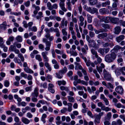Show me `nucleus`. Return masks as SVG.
Segmentation results:
<instances>
[{"label":"nucleus","mask_w":125,"mask_h":125,"mask_svg":"<svg viewBox=\"0 0 125 125\" xmlns=\"http://www.w3.org/2000/svg\"><path fill=\"white\" fill-rule=\"evenodd\" d=\"M4 84L5 87H8L10 85L9 82L8 80H6L4 82Z\"/></svg>","instance_id":"nucleus-48"},{"label":"nucleus","mask_w":125,"mask_h":125,"mask_svg":"<svg viewBox=\"0 0 125 125\" xmlns=\"http://www.w3.org/2000/svg\"><path fill=\"white\" fill-rule=\"evenodd\" d=\"M116 55L114 52L106 55L105 56V61L108 62H113L116 58Z\"/></svg>","instance_id":"nucleus-1"},{"label":"nucleus","mask_w":125,"mask_h":125,"mask_svg":"<svg viewBox=\"0 0 125 125\" xmlns=\"http://www.w3.org/2000/svg\"><path fill=\"white\" fill-rule=\"evenodd\" d=\"M89 1L91 5H94L97 3V0H89Z\"/></svg>","instance_id":"nucleus-38"},{"label":"nucleus","mask_w":125,"mask_h":125,"mask_svg":"<svg viewBox=\"0 0 125 125\" xmlns=\"http://www.w3.org/2000/svg\"><path fill=\"white\" fill-rule=\"evenodd\" d=\"M102 45L104 47H107L109 46L110 47H112L114 46V44L112 43H109L108 42L105 43H103Z\"/></svg>","instance_id":"nucleus-21"},{"label":"nucleus","mask_w":125,"mask_h":125,"mask_svg":"<svg viewBox=\"0 0 125 125\" xmlns=\"http://www.w3.org/2000/svg\"><path fill=\"white\" fill-rule=\"evenodd\" d=\"M41 87H43L44 88H46L47 87V84L46 83H41L40 84Z\"/></svg>","instance_id":"nucleus-49"},{"label":"nucleus","mask_w":125,"mask_h":125,"mask_svg":"<svg viewBox=\"0 0 125 125\" xmlns=\"http://www.w3.org/2000/svg\"><path fill=\"white\" fill-rule=\"evenodd\" d=\"M84 48L83 47L81 48V50L83 54L85 55L87 53V50H88V48L87 46L86 45H85L84 46Z\"/></svg>","instance_id":"nucleus-13"},{"label":"nucleus","mask_w":125,"mask_h":125,"mask_svg":"<svg viewBox=\"0 0 125 125\" xmlns=\"http://www.w3.org/2000/svg\"><path fill=\"white\" fill-rule=\"evenodd\" d=\"M111 17H105L104 22L107 23L110 21Z\"/></svg>","instance_id":"nucleus-43"},{"label":"nucleus","mask_w":125,"mask_h":125,"mask_svg":"<svg viewBox=\"0 0 125 125\" xmlns=\"http://www.w3.org/2000/svg\"><path fill=\"white\" fill-rule=\"evenodd\" d=\"M91 52L93 55H95V57L96 55H98L96 51H95L94 49H92L91 50Z\"/></svg>","instance_id":"nucleus-54"},{"label":"nucleus","mask_w":125,"mask_h":125,"mask_svg":"<svg viewBox=\"0 0 125 125\" xmlns=\"http://www.w3.org/2000/svg\"><path fill=\"white\" fill-rule=\"evenodd\" d=\"M118 3L114 2L113 3L112 6L114 8V10H117V3Z\"/></svg>","instance_id":"nucleus-55"},{"label":"nucleus","mask_w":125,"mask_h":125,"mask_svg":"<svg viewBox=\"0 0 125 125\" xmlns=\"http://www.w3.org/2000/svg\"><path fill=\"white\" fill-rule=\"evenodd\" d=\"M65 0H60V2L59 3V5L61 9L62 10H60L59 11V14L62 15L64 14V12L63 11L66 12L67 10L65 7Z\"/></svg>","instance_id":"nucleus-3"},{"label":"nucleus","mask_w":125,"mask_h":125,"mask_svg":"<svg viewBox=\"0 0 125 125\" xmlns=\"http://www.w3.org/2000/svg\"><path fill=\"white\" fill-rule=\"evenodd\" d=\"M111 116V114L110 113H109L107 115V116L105 117V119L109 120L110 119Z\"/></svg>","instance_id":"nucleus-50"},{"label":"nucleus","mask_w":125,"mask_h":125,"mask_svg":"<svg viewBox=\"0 0 125 125\" xmlns=\"http://www.w3.org/2000/svg\"><path fill=\"white\" fill-rule=\"evenodd\" d=\"M96 69L99 73L100 74L102 72V68L100 66L98 67V66H96Z\"/></svg>","instance_id":"nucleus-56"},{"label":"nucleus","mask_w":125,"mask_h":125,"mask_svg":"<svg viewBox=\"0 0 125 125\" xmlns=\"http://www.w3.org/2000/svg\"><path fill=\"white\" fill-rule=\"evenodd\" d=\"M105 16H101L100 15L98 16V18L100 19V21L101 22H104Z\"/></svg>","instance_id":"nucleus-41"},{"label":"nucleus","mask_w":125,"mask_h":125,"mask_svg":"<svg viewBox=\"0 0 125 125\" xmlns=\"http://www.w3.org/2000/svg\"><path fill=\"white\" fill-rule=\"evenodd\" d=\"M121 28L120 27L116 26L115 28V33L116 34H118L121 32Z\"/></svg>","instance_id":"nucleus-15"},{"label":"nucleus","mask_w":125,"mask_h":125,"mask_svg":"<svg viewBox=\"0 0 125 125\" xmlns=\"http://www.w3.org/2000/svg\"><path fill=\"white\" fill-rule=\"evenodd\" d=\"M66 29L65 28L62 29V33L63 35L64 36H67V33L66 31Z\"/></svg>","instance_id":"nucleus-46"},{"label":"nucleus","mask_w":125,"mask_h":125,"mask_svg":"<svg viewBox=\"0 0 125 125\" xmlns=\"http://www.w3.org/2000/svg\"><path fill=\"white\" fill-rule=\"evenodd\" d=\"M115 91L118 93L122 95L123 92V89L122 86H119L116 88Z\"/></svg>","instance_id":"nucleus-6"},{"label":"nucleus","mask_w":125,"mask_h":125,"mask_svg":"<svg viewBox=\"0 0 125 125\" xmlns=\"http://www.w3.org/2000/svg\"><path fill=\"white\" fill-rule=\"evenodd\" d=\"M115 106L118 108H121L123 109H125V106L122 104L120 103H118L116 104H114Z\"/></svg>","instance_id":"nucleus-25"},{"label":"nucleus","mask_w":125,"mask_h":125,"mask_svg":"<svg viewBox=\"0 0 125 125\" xmlns=\"http://www.w3.org/2000/svg\"><path fill=\"white\" fill-rule=\"evenodd\" d=\"M57 82L58 85L59 86L61 85L62 84L64 85L66 83V82L64 80L59 81H58Z\"/></svg>","instance_id":"nucleus-34"},{"label":"nucleus","mask_w":125,"mask_h":125,"mask_svg":"<svg viewBox=\"0 0 125 125\" xmlns=\"http://www.w3.org/2000/svg\"><path fill=\"white\" fill-rule=\"evenodd\" d=\"M102 27L106 29H109V26L108 24L103 23L102 24Z\"/></svg>","instance_id":"nucleus-58"},{"label":"nucleus","mask_w":125,"mask_h":125,"mask_svg":"<svg viewBox=\"0 0 125 125\" xmlns=\"http://www.w3.org/2000/svg\"><path fill=\"white\" fill-rule=\"evenodd\" d=\"M32 97L31 98V100L33 102H36L38 101V99L37 98L38 96H31Z\"/></svg>","instance_id":"nucleus-31"},{"label":"nucleus","mask_w":125,"mask_h":125,"mask_svg":"<svg viewBox=\"0 0 125 125\" xmlns=\"http://www.w3.org/2000/svg\"><path fill=\"white\" fill-rule=\"evenodd\" d=\"M14 61L16 63H17L20 64L21 66L22 65L21 60L17 57H15L13 59Z\"/></svg>","instance_id":"nucleus-20"},{"label":"nucleus","mask_w":125,"mask_h":125,"mask_svg":"<svg viewBox=\"0 0 125 125\" xmlns=\"http://www.w3.org/2000/svg\"><path fill=\"white\" fill-rule=\"evenodd\" d=\"M95 57L97 58V62L96 61L94 62L95 64L97 65L98 63H100L102 61V59L98 55H96Z\"/></svg>","instance_id":"nucleus-18"},{"label":"nucleus","mask_w":125,"mask_h":125,"mask_svg":"<svg viewBox=\"0 0 125 125\" xmlns=\"http://www.w3.org/2000/svg\"><path fill=\"white\" fill-rule=\"evenodd\" d=\"M107 36V33H104L99 34L97 37L99 39H104Z\"/></svg>","instance_id":"nucleus-14"},{"label":"nucleus","mask_w":125,"mask_h":125,"mask_svg":"<svg viewBox=\"0 0 125 125\" xmlns=\"http://www.w3.org/2000/svg\"><path fill=\"white\" fill-rule=\"evenodd\" d=\"M90 45L91 46L95 49H97L98 48V47L96 45V43L94 41H93L91 42Z\"/></svg>","instance_id":"nucleus-22"},{"label":"nucleus","mask_w":125,"mask_h":125,"mask_svg":"<svg viewBox=\"0 0 125 125\" xmlns=\"http://www.w3.org/2000/svg\"><path fill=\"white\" fill-rule=\"evenodd\" d=\"M47 5L49 10H52V6L51 5V3L50 2H48Z\"/></svg>","instance_id":"nucleus-44"},{"label":"nucleus","mask_w":125,"mask_h":125,"mask_svg":"<svg viewBox=\"0 0 125 125\" xmlns=\"http://www.w3.org/2000/svg\"><path fill=\"white\" fill-rule=\"evenodd\" d=\"M39 90V89L37 87H35L34 90V91L33 92H32L31 94V96H35L36 97L37 96H38L39 93L38 92V91Z\"/></svg>","instance_id":"nucleus-12"},{"label":"nucleus","mask_w":125,"mask_h":125,"mask_svg":"<svg viewBox=\"0 0 125 125\" xmlns=\"http://www.w3.org/2000/svg\"><path fill=\"white\" fill-rule=\"evenodd\" d=\"M120 71V69H116L115 71V73L116 75L117 76H119L121 74Z\"/></svg>","instance_id":"nucleus-51"},{"label":"nucleus","mask_w":125,"mask_h":125,"mask_svg":"<svg viewBox=\"0 0 125 125\" xmlns=\"http://www.w3.org/2000/svg\"><path fill=\"white\" fill-rule=\"evenodd\" d=\"M125 38V36L124 35H121L117 37L116 38V41L118 42H120L121 41L124 40Z\"/></svg>","instance_id":"nucleus-16"},{"label":"nucleus","mask_w":125,"mask_h":125,"mask_svg":"<svg viewBox=\"0 0 125 125\" xmlns=\"http://www.w3.org/2000/svg\"><path fill=\"white\" fill-rule=\"evenodd\" d=\"M67 98L69 102H74V100L73 97L68 96H67Z\"/></svg>","instance_id":"nucleus-37"},{"label":"nucleus","mask_w":125,"mask_h":125,"mask_svg":"<svg viewBox=\"0 0 125 125\" xmlns=\"http://www.w3.org/2000/svg\"><path fill=\"white\" fill-rule=\"evenodd\" d=\"M18 57L19 58H20L21 59V61L22 62H23L24 60V57L23 56V55L21 53H19L18 55Z\"/></svg>","instance_id":"nucleus-35"},{"label":"nucleus","mask_w":125,"mask_h":125,"mask_svg":"<svg viewBox=\"0 0 125 125\" xmlns=\"http://www.w3.org/2000/svg\"><path fill=\"white\" fill-rule=\"evenodd\" d=\"M107 85L108 87L107 88H108L114 89V86L110 82H108L107 83Z\"/></svg>","instance_id":"nucleus-52"},{"label":"nucleus","mask_w":125,"mask_h":125,"mask_svg":"<svg viewBox=\"0 0 125 125\" xmlns=\"http://www.w3.org/2000/svg\"><path fill=\"white\" fill-rule=\"evenodd\" d=\"M85 8L86 10L92 14L97 13L98 12L97 9L95 8H91L90 7H88L87 6H85Z\"/></svg>","instance_id":"nucleus-5"},{"label":"nucleus","mask_w":125,"mask_h":125,"mask_svg":"<svg viewBox=\"0 0 125 125\" xmlns=\"http://www.w3.org/2000/svg\"><path fill=\"white\" fill-rule=\"evenodd\" d=\"M93 72L95 74V76L97 78L99 79L100 78V76L96 70L95 69L93 70Z\"/></svg>","instance_id":"nucleus-47"},{"label":"nucleus","mask_w":125,"mask_h":125,"mask_svg":"<svg viewBox=\"0 0 125 125\" xmlns=\"http://www.w3.org/2000/svg\"><path fill=\"white\" fill-rule=\"evenodd\" d=\"M87 20L88 22L89 23H91L92 22V16L90 15L87 14Z\"/></svg>","instance_id":"nucleus-28"},{"label":"nucleus","mask_w":125,"mask_h":125,"mask_svg":"<svg viewBox=\"0 0 125 125\" xmlns=\"http://www.w3.org/2000/svg\"><path fill=\"white\" fill-rule=\"evenodd\" d=\"M103 72L104 78L105 80L110 82L113 81V78L112 77L111 74L109 73L105 69L103 70Z\"/></svg>","instance_id":"nucleus-2"},{"label":"nucleus","mask_w":125,"mask_h":125,"mask_svg":"<svg viewBox=\"0 0 125 125\" xmlns=\"http://www.w3.org/2000/svg\"><path fill=\"white\" fill-rule=\"evenodd\" d=\"M35 59L38 60L39 62H41L42 60L41 56L39 54H37L36 55Z\"/></svg>","instance_id":"nucleus-42"},{"label":"nucleus","mask_w":125,"mask_h":125,"mask_svg":"<svg viewBox=\"0 0 125 125\" xmlns=\"http://www.w3.org/2000/svg\"><path fill=\"white\" fill-rule=\"evenodd\" d=\"M38 47L39 49L43 51L44 50V45L42 44H40L39 45Z\"/></svg>","instance_id":"nucleus-61"},{"label":"nucleus","mask_w":125,"mask_h":125,"mask_svg":"<svg viewBox=\"0 0 125 125\" xmlns=\"http://www.w3.org/2000/svg\"><path fill=\"white\" fill-rule=\"evenodd\" d=\"M120 71L123 75H125V67H123L120 68Z\"/></svg>","instance_id":"nucleus-45"},{"label":"nucleus","mask_w":125,"mask_h":125,"mask_svg":"<svg viewBox=\"0 0 125 125\" xmlns=\"http://www.w3.org/2000/svg\"><path fill=\"white\" fill-rule=\"evenodd\" d=\"M72 104L71 103H68L67 105L68 106V109H72Z\"/></svg>","instance_id":"nucleus-62"},{"label":"nucleus","mask_w":125,"mask_h":125,"mask_svg":"<svg viewBox=\"0 0 125 125\" xmlns=\"http://www.w3.org/2000/svg\"><path fill=\"white\" fill-rule=\"evenodd\" d=\"M24 71L27 73L30 74H32L34 73L33 71L31 69L29 68L28 67L24 68Z\"/></svg>","instance_id":"nucleus-17"},{"label":"nucleus","mask_w":125,"mask_h":125,"mask_svg":"<svg viewBox=\"0 0 125 125\" xmlns=\"http://www.w3.org/2000/svg\"><path fill=\"white\" fill-rule=\"evenodd\" d=\"M30 1L29 0H28L27 1L24 2V4L26 7H28L30 6Z\"/></svg>","instance_id":"nucleus-59"},{"label":"nucleus","mask_w":125,"mask_h":125,"mask_svg":"<svg viewBox=\"0 0 125 125\" xmlns=\"http://www.w3.org/2000/svg\"><path fill=\"white\" fill-rule=\"evenodd\" d=\"M100 99L103 100L105 103V104L106 105H108L109 104V102L107 99L106 98L104 95L103 94L100 95Z\"/></svg>","instance_id":"nucleus-8"},{"label":"nucleus","mask_w":125,"mask_h":125,"mask_svg":"<svg viewBox=\"0 0 125 125\" xmlns=\"http://www.w3.org/2000/svg\"><path fill=\"white\" fill-rule=\"evenodd\" d=\"M32 86L27 87L25 88V90L27 92L31 91L32 90Z\"/></svg>","instance_id":"nucleus-60"},{"label":"nucleus","mask_w":125,"mask_h":125,"mask_svg":"<svg viewBox=\"0 0 125 125\" xmlns=\"http://www.w3.org/2000/svg\"><path fill=\"white\" fill-rule=\"evenodd\" d=\"M66 4L67 5V8L68 10H71V4L70 2H68L66 3Z\"/></svg>","instance_id":"nucleus-39"},{"label":"nucleus","mask_w":125,"mask_h":125,"mask_svg":"<svg viewBox=\"0 0 125 125\" xmlns=\"http://www.w3.org/2000/svg\"><path fill=\"white\" fill-rule=\"evenodd\" d=\"M110 2L109 1H107L105 2L102 3V5L103 7H106L107 5H109L110 4Z\"/></svg>","instance_id":"nucleus-32"},{"label":"nucleus","mask_w":125,"mask_h":125,"mask_svg":"<svg viewBox=\"0 0 125 125\" xmlns=\"http://www.w3.org/2000/svg\"><path fill=\"white\" fill-rule=\"evenodd\" d=\"M94 123L95 125H97L100 123V116L97 115H95Z\"/></svg>","instance_id":"nucleus-9"},{"label":"nucleus","mask_w":125,"mask_h":125,"mask_svg":"<svg viewBox=\"0 0 125 125\" xmlns=\"http://www.w3.org/2000/svg\"><path fill=\"white\" fill-rule=\"evenodd\" d=\"M56 77L58 79H61L63 77L62 75L59 71L58 73H56Z\"/></svg>","instance_id":"nucleus-30"},{"label":"nucleus","mask_w":125,"mask_h":125,"mask_svg":"<svg viewBox=\"0 0 125 125\" xmlns=\"http://www.w3.org/2000/svg\"><path fill=\"white\" fill-rule=\"evenodd\" d=\"M16 49V47L14 45H11L9 49L12 51L13 52Z\"/></svg>","instance_id":"nucleus-57"},{"label":"nucleus","mask_w":125,"mask_h":125,"mask_svg":"<svg viewBox=\"0 0 125 125\" xmlns=\"http://www.w3.org/2000/svg\"><path fill=\"white\" fill-rule=\"evenodd\" d=\"M70 53L71 55L74 56H76L78 55L77 52L75 50L70 51Z\"/></svg>","instance_id":"nucleus-36"},{"label":"nucleus","mask_w":125,"mask_h":125,"mask_svg":"<svg viewBox=\"0 0 125 125\" xmlns=\"http://www.w3.org/2000/svg\"><path fill=\"white\" fill-rule=\"evenodd\" d=\"M43 17L42 12L40 11L38 13V15L36 16V18L37 19H39Z\"/></svg>","instance_id":"nucleus-29"},{"label":"nucleus","mask_w":125,"mask_h":125,"mask_svg":"<svg viewBox=\"0 0 125 125\" xmlns=\"http://www.w3.org/2000/svg\"><path fill=\"white\" fill-rule=\"evenodd\" d=\"M98 51L102 55H103L104 54V49L102 48H100L98 49Z\"/></svg>","instance_id":"nucleus-40"},{"label":"nucleus","mask_w":125,"mask_h":125,"mask_svg":"<svg viewBox=\"0 0 125 125\" xmlns=\"http://www.w3.org/2000/svg\"><path fill=\"white\" fill-rule=\"evenodd\" d=\"M27 79L28 80H32L33 79V77L32 75L30 74H28V76H27Z\"/></svg>","instance_id":"nucleus-63"},{"label":"nucleus","mask_w":125,"mask_h":125,"mask_svg":"<svg viewBox=\"0 0 125 125\" xmlns=\"http://www.w3.org/2000/svg\"><path fill=\"white\" fill-rule=\"evenodd\" d=\"M98 106L99 107H101L102 109H109V108L108 107H105V106L103 105V103L102 102H99L97 104Z\"/></svg>","instance_id":"nucleus-19"},{"label":"nucleus","mask_w":125,"mask_h":125,"mask_svg":"<svg viewBox=\"0 0 125 125\" xmlns=\"http://www.w3.org/2000/svg\"><path fill=\"white\" fill-rule=\"evenodd\" d=\"M38 102L42 104H44L47 103V102L46 101L43 100L39 101Z\"/></svg>","instance_id":"nucleus-64"},{"label":"nucleus","mask_w":125,"mask_h":125,"mask_svg":"<svg viewBox=\"0 0 125 125\" xmlns=\"http://www.w3.org/2000/svg\"><path fill=\"white\" fill-rule=\"evenodd\" d=\"M22 122L26 124H27L30 122V121L24 117L22 118L21 120Z\"/></svg>","instance_id":"nucleus-24"},{"label":"nucleus","mask_w":125,"mask_h":125,"mask_svg":"<svg viewBox=\"0 0 125 125\" xmlns=\"http://www.w3.org/2000/svg\"><path fill=\"white\" fill-rule=\"evenodd\" d=\"M94 30L95 33L96 34H98L100 32H102L105 31V30L104 29H100L98 30H96L95 29H94Z\"/></svg>","instance_id":"nucleus-27"},{"label":"nucleus","mask_w":125,"mask_h":125,"mask_svg":"<svg viewBox=\"0 0 125 125\" xmlns=\"http://www.w3.org/2000/svg\"><path fill=\"white\" fill-rule=\"evenodd\" d=\"M48 54L47 52L44 51L42 52L41 53L42 55L43 59V61L45 62V65L46 67L49 66V63L48 62L49 61V59L47 56Z\"/></svg>","instance_id":"nucleus-4"},{"label":"nucleus","mask_w":125,"mask_h":125,"mask_svg":"<svg viewBox=\"0 0 125 125\" xmlns=\"http://www.w3.org/2000/svg\"><path fill=\"white\" fill-rule=\"evenodd\" d=\"M67 71V69L66 67H64L61 70H60L59 72L62 75L65 73Z\"/></svg>","instance_id":"nucleus-23"},{"label":"nucleus","mask_w":125,"mask_h":125,"mask_svg":"<svg viewBox=\"0 0 125 125\" xmlns=\"http://www.w3.org/2000/svg\"><path fill=\"white\" fill-rule=\"evenodd\" d=\"M16 40L18 42H21L22 41V38L21 36L20 35L18 36L15 38Z\"/></svg>","instance_id":"nucleus-26"},{"label":"nucleus","mask_w":125,"mask_h":125,"mask_svg":"<svg viewBox=\"0 0 125 125\" xmlns=\"http://www.w3.org/2000/svg\"><path fill=\"white\" fill-rule=\"evenodd\" d=\"M65 19L63 18L61 21V24L60 25L61 27L63 28L64 27V26L66 27L67 25L68 21H65Z\"/></svg>","instance_id":"nucleus-10"},{"label":"nucleus","mask_w":125,"mask_h":125,"mask_svg":"<svg viewBox=\"0 0 125 125\" xmlns=\"http://www.w3.org/2000/svg\"><path fill=\"white\" fill-rule=\"evenodd\" d=\"M21 76L22 77L24 78L25 79H26L27 77V74L25 73L24 72H21L20 73Z\"/></svg>","instance_id":"nucleus-53"},{"label":"nucleus","mask_w":125,"mask_h":125,"mask_svg":"<svg viewBox=\"0 0 125 125\" xmlns=\"http://www.w3.org/2000/svg\"><path fill=\"white\" fill-rule=\"evenodd\" d=\"M110 22L115 24H117L119 23V19L117 18L111 17Z\"/></svg>","instance_id":"nucleus-7"},{"label":"nucleus","mask_w":125,"mask_h":125,"mask_svg":"<svg viewBox=\"0 0 125 125\" xmlns=\"http://www.w3.org/2000/svg\"><path fill=\"white\" fill-rule=\"evenodd\" d=\"M99 12L101 14H105L108 13L109 11L107 9L104 8L100 9Z\"/></svg>","instance_id":"nucleus-11"},{"label":"nucleus","mask_w":125,"mask_h":125,"mask_svg":"<svg viewBox=\"0 0 125 125\" xmlns=\"http://www.w3.org/2000/svg\"><path fill=\"white\" fill-rule=\"evenodd\" d=\"M0 47L1 48H3V51L4 52H7V51L8 47L6 46L4 44L0 46Z\"/></svg>","instance_id":"nucleus-33"}]
</instances>
